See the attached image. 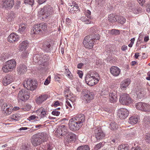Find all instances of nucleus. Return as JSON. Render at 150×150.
<instances>
[{
    "instance_id": "nucleus-1",
    "label": "nucleus",
    "mask_w": 150,
    "mask_h": 150,
    "mask_svg": "<svg viewBox=\"0 0 150 150\" xmlns=\"http://www.w3.org/2000/svg\"><path fill=\"white\" fill-rule=\"evenodd\" d=\"M52 8L49 5H47L40 8L38 11L40 15H42V18L45 19L50 17L52 11Z\"/></svg>"
},
{
    "instance_id": "nucleus-2",
    "label": "nucleus",
    "mask_w": 150,
    "mask_h": 150,
    "mask_svg": "<svg viewBox=\"0 0 150 150\" xmlns=\"http://www.w3.org/2000/svg\"><path fill=\"white\" fill-rule=\"evenodd\" d=\"M47 30V25L46 23H41L35 25L33 28L31 33L32 34H38L44 33Z\"/></svg>"
},
{
    "instance_id": "nucleus-3",
    "label": "nucleus",
    "mask_w": 150,
    "mask_h": 150,
    "mask_svg": "<svg viewBox=\"0 0 150 150\" xmlns=\"http://www.w3.org/2000/svg\"><path fill=\"white\" fill-rule=\"evenodd\" d=\"M81 96L83 100H85L86 103H90L94 97V94L93 92H90L86 89L83 90Z\"/></svg>"
},
{
    "instance_id": "nucleus-4",
    "label": "nucleus",
    "mask_w": 150,
    "mask_h": 150,
    "mask_svg": "<svg viewBox=\"0 0 150 150\" xmlns=\"http://www.w3.org/2000/svg\"><path fill=\"white\" fill-rule=\"evenodd\" d=\"M137 4L133 1L128 2L126 5V8L131 12L134 14L139 13L142 12V8L137 7Z\"/></svg>"
},
{
    "instance_id": "nucleus-5",
    "label": "nucleus",
    "mask_w": 150,
    "mask_h": 150,
    "mask_svg": "<svg viewBox=\"0 0 150 150\" xmlns=\"http://www.w3.org/2000/svg\"><path fill=\"white\" fill-rule=\"evenodd\" d=\"M23 85L29 91H33L37 87L38 83L35 80L29 79L24 81Z\"/></svg>"
},
{
    "instance_id": "nucleus-6",
    "label": "nucleus",
    "mask_w": 150,
    "mask_h": 150,
    "mask_svg": "<svg viewBox=\"0 0 150 150\" xmlns=\"http://www.w3.org/2000/svg\"><path fill=\"white\" fill-rule=\"evenodd\" d=\"M120 103L123 105H128L132 103V100L129 94L123 93L120 96Z\"/></svg>"
},
{
    "instance_id": "nucleus-7",
    "label": "nucleus",
    "mask_w": 150,
    "mask_h": 150,
    "mask_svg": "<svg viewBox=\"0 0 150 150\" xmlns=\"http://www.w3.org/2000/svg\"><path fill=\"white\" fill-rule=\"evenodd\" d=\"M30 95L29 91L27 89H22L18 93V98L20 100L25 101L29 98Z\"/></svg>"
},
{
    "instance_id": "nucleus-8",
    "label": "nucleus",
    "mask_w": 150,
    "mask_h": 150,
    "mask_svg": "<svg viewBox=\"0 0 150 150\" xmlns=\"http://www.w3.org/2000/svg\"><path fill=\"white\" fill-rule=\"evenodd\" d=\"M67 130L64 125L60 126L58 127L55 132V134L57 136H65L68 132Z\"/></svg>"
},
{
    "instance_id": "nucleus-9",
    "label": "nucleus",
    "mask_w": 150,
    "mask_h": 150,
    "mask_svg": "<svg viewBox=\"0 0 150 150\" xmlns=\"http://www.w3.org/2000/svg\"><path fill=\"white\" fill-rule=\"evenodd\" d=\"M49 58L46 55H41V58L40 59V61L38 64L40 65V69L42 70L47 69V68L48 65L47 61Z\"/></svg>"
},
{
    "instance_id": "nucleus-10",
    "label": "nucleus",
    "mask_w": 150,
    "mask_h": 150,
    "mask_svg": "<svg viewBox=\"0 0 150 150\" xmlns=\"http://www.w3.org/2000/svg\"><path fill=\"white\" fill-rule=\"evenodd\" d=\"M83 44L85 48L90 49L93 47L94 42L93 40L89 38V36H86L83 41Z\"/></svg>"
},
{
    "instance_id": "nucleus-11",
    "label": "nucleus",
    "mask_w": 150,
    "mask_h": 150,
    "mask_svg": "<svg viewBox=\"0 0 150 150\" xmlns=\"http://www.w3.org/2000/svg\"><path fill=\"white\" fill-rule=\"evenodd\" d=\"M69 128L72 131L78 130L81 127L72 118L69 120Z\"/></svg>"
},
{
    "instance_id": "nucleus-12",
    "label": "nucleus",
    "mask_w": 150,
    "mask_h": 150,
    "mask_svg": "<svg viewBox=\"0 0 150 150\" xmlns=\"http://www.w3.org/2000/svg\"><path fill=\"white\" fill-rule=\"evenodd\" d=\"M136 108L137 109L144 111H150V105L144 103H137L136 105Z\"/></svg>"
},
{
    "instance_id": "nucleus-13",
    "label": "nucleus",
    "mask_w": 150,
    "mask_h": 150,
    "mask_svg": "<svg viewBox=\"0 0 150 150\" xmlns=\"http://www.w3.org/2000/svg\"><path fill=\"white\" fill-rule=\"evenodd\" d=\"M129 114V111L127 109L121 108L119 110L117 116L120 119H123L127 117Z\"/></svg>"
},
{
    "instance_id": "nucleus-14",
    "label": "nucleus",
    "mask_w": 150,
    "mask_h": 150,
    "mask_svg": "<svg viewBox=\"0 0 150 150\" xmlns=\"http://www.w3.org/2000/svg\"><path fill=\"white\" fill-rule=\"evenodd\" d=\"M89 76L86 75L85 80L86 82L90 86H92L97 84L99 80L98 79H93L92 77H89Z\"/></svg>"
},
{
    "instance_id": "nucleus-15",
    "label": "nucleus",
    "mask_w": 150,
    "mask_h": 150,
    "mask_svg": "<svg viewBox=\"0 0 150 150\" xmlns=\"http://www.w3.org/2000/svg\"><path fill=\"white\" fill-rule=\"evenodd\" d=\"M95 136L97 140H100L104 137V134L100 127L96 128L95 130Z\"/></svg>"
},
{
    "instance_id": "nucleus-16",
    "label": "nucleus",
    "mask_w": 150,
    "mask_h": 150,
    "mask_svg": "<svg viewBox=\"0 0 150 150\" xmlns=\"http://www.w3.org/2000/svg\"><path fill=\"white\" fill-rule=\"evenodd\" d=\"M2 110L7 115H9L11 113L13 109L10 105L4 103L2 106Z\"/></svg>"
},
{
    "instance_id": "nucleus-17",
    "label": "nucleus",
    "mask_w": 150,
    "mask_h": 150,
    "mask_svg": "<svg viewBox=\"0 0 150 150\" xmlns=\"http://www.w3.org/2000/svg\"><path fill=\"white\" fill-rule=\"evenodd\" d=\"M13 77L12 75H7L5 76L3 80L4 85L6 86L11 83L14 80Z\"/></svg>"
},
{
    "instance_id": "nucleus-18",
    "label": "nucleus",
    "mask_w": 150,
    "mask_h": 150,
    "mask_svg": "<svg viewBox=\"0 0 150 150\" xmlns=\"http://www.w3.org/2000/svg\"><path fill=\"white\" fill-rule=\"evenodd\" d=\"M72 118L82 126L83 123L84 122L85 116L83 114H81Z\"/></svg>"
},
{
    "instance_id": "nucleus-19",
    "label": "nucleus",
    "mask_w": 150,
    "mask_h": 150,
    "mask_svg": "<svg viewBox=\"0 0 150 150\" xmlns=\"http://www.w3.org/2000/svg\"><path fill=\"white\" fill-rule=\"evenodd\" d=\"M42 49L47 52H50L52 48L50 42L47 41L44 42L42 44Z\"/></svg>"
},
{
    "instance_id": "nucleus-20",
    "label": "nucleus",
    "mask_w": 150,
    "mask_h": 150,
    "mask_svg": "<svg viewBox=\"0 0 150 150\" xmlns=\"http://www.w3.org/2000/svg\"><path fill=\"white\" fill-rule=\"evenodd\" d=\"M3 6L5 8H11L14 4V0H3Z\"/></svg>"
},
{
    "instance_id": "nucleus-21",
    "label": "nucleus",
    "mask_w": 150,
    "mask_h": 150,
    "mask_svg": "<svg viewBox=\"0 0 150 150\" xmlns=\"http://www.w3.org/2000/svg\"><path fill=\"white\" fill-rule=\"evenodd\" d=\"M67 141L69 142H75L76 139V136L75 134L71 132H68L66 134Z\"/></svg>"
},
{
    "instance_id": "nucleus-22",
    "label": "nucleus",
    "mask_w": 150,
    "mask_h": 150,
    "mask_svg": "<svg viewBox=\"0 0 150 150\" xmlns=\"http://www.w3.org/2000/svg\"><path fill=\"white\" fill-rule=\"evenodd\" d=\"M27 70V67L23 64H20L17 68V71L18 74H24Z\"/></svg>"
},
{
    "instance_id": "nucleus-23",
    "label": "nucleus",
    "mask_w": 150,
    "mask_h": 150,
    "mask_svg": "<svg viewBox=\"0 0 150 150\" xmlns=\"http://www.w3.org/2000/svg\"><path fill=\"white\" fill-rule=\"evenodd\" d=\"M41 142H42V140L39 137L38 135H35L33 137L32 143L34 146H36L40 145Z\"/></svg>"
},
{
    "instance_id": "nucleus-24",
    "label": "nucleus",
    "mask_w": 150,
    "mask_h": 150,
    "mask_svg": "<svg viewBox=\"0 0 150 150\" xmlns=\"http://www.w3.org/2000/svg\"><path fill=\"white\" fill-rule=\"evenodd\" d=\"M110 71L111 74L115 76H118L120 72V70L116 66L112 67L110 69Z\"/></svg>"
},
{
    "instance_id": "nucleus-25",
    "label": "nucleus",
    "mask_w": 150,
    "mask_h": 150,
    "mask_svg": "<svg viewBox=\"0 0 150 150\" xmlns=\"http://www.w3.org/2000/svg\"><path fill=\"white\" fill-rule=\"evenodd\" d=\"M69 91V89H66L64 91V93L67 98L73 103L76 101V97L74 96V95L72 94H71L70 93H69V94H66L67 93H68V92Z\"/></svg>"
},
{
    "instance_id": "nucleus-26",
    "label": "nucleus",
    "mask_w": 150,
    "mask_h": 150,
    "mask_svg": "<svg viewBox=\"0 0 150 150\" xmlns=\"http://www.w3.org/2000/svg\"><path fill=\"white\" fill-rule=\"evenodd\" d=\"M19 36L14 33H11L8 38V41L10 42H13L18 40Z\"/></svg>"
},
{
    "instance_id": "nucleus-27",
    "label": "nucleus",
    "mask_w": 150,
    "mask_h": 150,
    "mask_svg": "<svg viewBox=\"0 0 150 150\" xmlns=\"http://www.w3.org/2000/svg\"><path fill=\"white\" fill-rule=\"evenodd\" d=\"M110 102L112 103L115 102L117 99V94L115 91L111 92L109 94Z\"/></svg>"
},
{
    "instance_id": "nucleus-28",
    "label": "nucleus",
    "mask_w": 150,
    "mask_h": 150,
    "mask_svg": "<svg viewBox=\"0 0 150 150\" xmlns=\"http://www.w3.org/2000/svg\"><path fill=\"white\" fill-rule=\"evenodd\" d=\"M48 96L47 95H42L38 97L36 99L35 101L37 104H40L46 100Z\"/></svg>"
},
{
    "instance_id": "nucleus-29",
    "label": "nucleus",
    "mask_w": 150,
    "mask_h": 150,
    "mask_svg": "<svg viewBox=\"0 0 150 150\" xmlns=\"http://www.w3.org/2000/svg\"><path fill=\"white\" fill-rule=\"evenodd\" d=\"M130 81L129 79H127L124 80L121 82L120 87L122 90H125L126 88L130 84Z\"/></svg>"
},
{
    "instance_id": "nucleus-30",
    "label": "nucleus",
    "mask_w": 150,
    "mask_h": 150,
    "mask_svg": "<svg viewBox=\"0 0 150 150\" xmlns=\"http://www.w3.org/2000/svg\"><path fill=\"white\" fill-rule=\"evenodd\" d=\"M144 90V88H141L137 90L136 93L138 98L141 99L144 97L145 93Z\"/></svg>"
},
{
    "instance_id": "nucleus-31",
    "label": "nucleus",
    "mask_w": 150,
    "mask_h": 150,
    "mask_svg": "<svg viewBox=\"0 0 150 150\" xmlns=\"http://www.w3.org/2000/svg\"><path fill=\"white\" fill-rule=\"evenodd\" d=\"M28 45V42L27 41H24L20 43L19 48L20 50L23 51L25 50Z\"/></svg>"
},
{
    "instance_id": "nucleus-32",
    "label": "nucleus",
    "mask_w": 150,
    "mask_h": 150,
    "mask_svg": "<svg viewBox=\"0 0 150 150\" xmlns=\"http://www.w3.org/2000/svg\"><path fill=\"white\" fill-rule=\"evenodd\" d=\"M143 124L145 127L150 125V117L148 116H145L144 118Z\"/></svg>"
},
{
    "instance_id": "nucleus-33",
    "label": "nucleus",
    "mask_w": 150,
    "mask_h": 150,
    "mask_svg": "<svg viewBox=\"0 0 150 150\" xmlns=\"http://www.w3.org/2000/svg\"><path fill=\"white\" fill-rule=\"evenodd\" d=\"M16 62L14 60H11L8 61L6 62V64L9 66L10 68L12 70L16 66Z\"/></svg>"
},
{
    "instance_id": "nucleus-34",
    "label": "nucleus",
    "mask_w": 150,
    "mask_h": 150,
    "mask_svg": "<svg viewBox=\"0 0 150 150\" xmlns=\"http://www.w3.org/2000/svg\"><path fill=\"white\" fill-rule=\"evenodd\" d=\"M36 112L38 113H39V112L40 113V115L41 117H44L46 115V110L44 108H42L38 109L36 111Z\"/></svg>"
},
{
    "instance_id": "nucleus-35",
    "label": "nucleus",
    "mask_w": 150,
    "mask_h": 150,
    "mask_svg": "<svg viewBox=\"0 0 150 150\" xmlns=\"http://www.w3.org/2000/svg\"><path fill=\"white\" fill-rule=\"evenodd\" d=\"M87 76H89V77H92L93 79H98L99 80L100 79V77L98 74L95 71L91 72L89 74H88Z\"/></svg>"
},
{
    "instance_id": "nucleus-36",
    "label": "nucleus",
    "mask_w": 150,
    "mask_h": 150,
    "mask_svg": "<svg viewBox=\"0 0 150 150\" xmlns=\"http://www.w3.org/2000/svg\"><path fill=\"white\" fill-rule=\"evenodd\" d=\"M117 21L120 24L124 23L126 21L125 18L122 16H117Z\"/></svg>"
},
{
    "instance_id": "nucleus-37",
    "label": "nucleus",
    "mask_w": 150,
    "mask_h": 150,
    "mask_svg": "<svg viewBox=\"0 0 150 150\" xmlns=\"http://www.w3.org/2000/svg\"><path fill=\"white\" fill-rule=\"evenodd\" d=\"M138 121V118L134 116L131 117L129 120V122L132 124L134 125L136 124Z\"/></svg>"
},
{
    "instance_id": "nucleus-38",
    "label": "nucleus",
    "mask_w": 150,
    "mask_h": 150,
    "mask_svg": "<svg viewBox=\"0 0 150 150\" xmlns=\"http://www.w3.org/2000/svg\"><path fill=\"white\" fill-rule=\"evenodd\" d=\"M2 69L4 72H7L12 70L10 68L9 66L7 64H6V62L4 65Z\"/></svg>"
},
{
    "instance_id": "nucleus-39",
    "label": "nucleus",
    "mask_w": 150,
    "mask_h": 150,
    "mask_svg": "<svg viewBox=\"0 0 150 150\" xmlns=\"http://www.w3.org/2000/svg\"><path fill=\"white\" fill-rule=\"evenodd\" d=\"M65 69V73L66 76L70 79H72L73 78V76L71 73L69 71V70L67 69V67L64 66Z\"/></svg>"
},
{
    "instance_id": "nucleus-40",
    "label": "nucleus",
    "mask_w": 150,
    "mask_h": 150,
    "mask_svg": "<svg viewBox=\"0 0 150 150\" xmlns=\"http://www.w3.org/2000/svg\"><path fill=\"white\" fill-rule=\"evenodd\" d=\"M109 127L112 130H116L118 127V125L115 122H112L110 125Z\"/></svg>"
},
{
    "instance_id": "nucleus-41",
    "label": "nucleus",
    "mask_w": 150,
    "mask_h": 150,
    "mask_svg": "<svg viewBox=\"0 0 150 150\" xmlns=\"http://www.w3.org/2000/svg\"><path fill=\"white\" fill-rule=\"evenodd\" d=\"M26 26L24 24H20L19 26V28L18 30L19 32L22 33L25 31Z\"/></svg>"
},
{
    "instance_id": "nucleus-42",
    "label": "nucleus",
    "mask_w": 150,
    "mask_h": 150,
    "mask_svg": "<svg viewBox=\"0 0 150 150\" xmlns=\"http://www.w3.org/2000/svg\"><path fill=\"white\" fill-rule=\"evenodd\" d=\"M118 150H129V147L127 144H121L119 146Z\"/></svg>"
},
{
    "instance_id": "nucleus-43",
    "label": "nucleus",
    "mask_w": 150,
    "mask_h": 150,
    "mask_svg": "<svg viewBox=\"0 0 150 150\" xmlns=\"http://www.w3.org/2000/svg\"><path fill=\"white\" fill-rule=\"evenodd\" d=\"M87 36H89V38L90 39H91L93 41L94 40H98L100 39V36L99 35L97 34H91Z\"/></svg>"
},
{
    "instance_id": "nucleus-44",
    "label": "nucleus",
    "mask_w": 150,
    "mask_h": 150,
    "mask_svg": "<svg viewBox=\"0 0 150 150\" xmlns=\"http://www.w3.org/2000/svg\"><path fill=\"white\" fill-rule=\"evenodd\" d=\"M109 21L112 23L117 21V16H114L113 15H110L109 17Z\"/></svg>"
},
{
    "instance_id": "nucleus-45",
    "label": "nucleus",
    "mask_w": 150,
    "mask_h": 150,
    "mask_svg": "<svg viewBox=\"0 0 150 150\" xmlns=\"http://www.w3.org/2000/svg\"><path fill=\"white\" fill-rule=\"evenodd\" d=\"M41 55L37 54L35 55L33 58V61L35 63H38L40 59L41 58Z\"/></svg>"
},
{
    "instance_id": "nucleus-46",
    "label": "nucleus",
    "mask_w": 150,
    "mask_h": 150,
    "mask_svg": "<svg viewBox=\"0 0 150 150\" xmlns=\"http://www.w3.org/2000/svg\"><path fill=\"white\" fill-rule=\"evenodd\" d=\"M48 138V135L45 133H42L41 134V138L40 139L41 140L45 141Z\"/></svg>"
},
{
    "instance_id": "nucleus-47",
    "label": "nucleus",
    "mask_w": 150,
    "mask_h": 150,
    "mask_svg": "<svg viewBox=\"0 0 150 150\" xmlns=\"http://www.w3.org/2000/svg\"><path fill=\"white\" fill-rule=\"evenodd\" d=\"M77 150H89V148L88 145L81 146L77 148Z\"/></svg>"
},
{
    "instance_id": "nucleus-48",
    "label": "nucleus",
    "mask_w": 150,
    "mask_h": 150,
    "mask_svg": "<svg viewBox=\"0 0 150 150\" xmlns=\"http://www.w3.org/2000/svg\"><path fill=\"white\" fill-rule=\"evenodd\" d=\"M15 17V15L13 12L11 11L9 14L8 20L9 21H11Z\"/></svg>"
},
{
    "instance_id": "nucleus-49",
    "label": "nucleus",
    "mask_w": 150,
    "mask_h": 150,
    "mask_svg": "<svg viewBox=\"0 0 150 150\" xmlns=\"http://www.w3.org/2000/svg\"><path fill=\"white\" fill-rule=\"evenodd\" d=\"M11 118L13 120L17 121L20 119V116L17 114H14L11 116Z\"/></svg>"
},
{
    "instance_id": "nucleus-50",
    "label": "nucleus",
    "mask_w": 150,
    "mask_h": 150,
    "mask_svg": "<svg viewBox=\"0 0 150 150\" xmlns=\"http://www.w3.org/2000/svg\"><path fill=\"white\" fill-rule=\"evenodd\" d=\"M110 34L113 35L119 34L120 33L118 30L113 29L110 31Z\"/></svg>"
},
{
    "instance_id": "nucleus-51",
    "label": "nucleus",
    "mask_w": 150,
    "mask_h": 150,
    "mask_svg": "<svg viewBox=\"0 0 150 150\" xmlns=\"http://www.w3.org/2000/svg\"><path fill=\"white\" fill-rule=\"evenodd\" d=\"M21 150H29L30 147L28 145L24 144L21 146Z\"/></svg>"
},
{
    "instance_id": "nucleus-52",
    "label": "nucleus",
    "mask_w": 150,
    "mask_h": 150,
    "mask_svg": "<svg viewBox=\"0 0 150 150\" xmlns=\"http://www.w3.org/2000/svg\"><path fill=\"white\" fill-rule=\"evenodd\" d=\"M104 145V143H103V142H100L99 143L96 145L94 147V148L96 150H97L100 149Z\"/></svg>"
},
{
    "instance_id": "nucleus-53",
    "label": "nucleus",
    "mask_w": 150,
    "mask_h": 150,
    "mask_svg": "<svg viewBox=\"0 0 150 150\" xmlns=\"http://www.w3.org/2000/svg\"><path fill=\"white\" fill-rule=\"evenodd\" d=\"M24 2L25 4H29L32 6L34 4V0H24Z\"/></svg>"
},
{
    "instance_id": "nucleus-54",
    "label": "nucleus",
    "mask_w": 150,
    "mask_h": 150,
    "mask_svg": "<svg viewBox=\"0 0 150 150\" xmlns=\"http://www.w3.org/2000/svg\"><path fill=\"white\" fill-rule=\"evenodd\" d=\"M45 146L46 150H51L53 148L52 144H50L47 143Z\"/></svg>"
},
{
    "instance_id": "nucleus-55",
    "label": "nucleus",
    "mask_w": 150,
    "mask_h": 150,
    "mask_svg": "<svg viewBox=\"0 0 150 150\" xmlns=\"http://www.w3.org/2000/svg\"><path fill=\"white\" fill-rule=\"evenodd\" d=\"M28 54L29 53L28 51H25L22 53L21 56L23 58H26L28 56Z\"/></svg>"
},
{
    "instance_id": "nucleus-56",
    "label": "nucleus",
    "mask_w": 150,
    "mask_h": 150,
    "mask_svg": "<svg viewBox=\"0 0 150 150\" xmlns=\"http://www.w3.org/2000/svg\"><path fill=\"white\" fill-rule=\"evenodd\" d=\"M145 138L146 142L150 144V134L146 133Z\"/></svg>"
},
{
    "instance_id": "nucleus-57",
    "label": "nucleus",
    "mask_w": 150,
    "mask_h": 150,
    "mask_svg": "<svg viewBox=\"0 0 150 150\" xmlns=\"http://www.w3.org/2000/svg\"><path fill=\"white\" fill-rule=\"evenodd\" d=\"M31 108V106L30 105H27L25 106L23 108L21 109L24 111H28L30 110Z\"/></svg>"
},
{
    "instance_id": "nucleus-58",
    "label": "nucleus",
    "mask_w": 150,
    "mask_h": 150,
    "mask_svg": "<svg viewBox=\"0 0 150 150\" xmlns=\"http://www.w3.org/2000/svg\"><path fill=\"white\" fill-rule=\"evenodd\" d=\"M65 106L66 107L67 109H68L69 108V109H70L71 108H72V106L71 104L68 100L66 101Z\"/></svg>"
},
{
    "instance_id": "nucleus-59",
    "label": "nucleus",
    "mask_w": 150,
    "mask_h": 150,
    "mask_svg": "<svg viewBox=\"0 0 150 150\" xmlns=\"http://www.w3.org/2000/svg\"><path fill=\"white\" fill-rule=\"evenodd\" d=\"M105 0H97V2L100 6H101L105 4Z\"/></svg>"
},
{
    "instance_id": "nucleus-60",
    "label": "nucleus",
    "mask_w": 150,
    "mask_h": 150,
    "mask_svg": "<svg viewBox=\"0 0 150 150\" xmlns=\"http://www.w3.org/2000/svg\"><path fill=\"white\" fill-rule=\"evenodd\" d=\"M52 113L53 115L57 116L59 115L60 113L57 110L54 109L52 111Z\"/></svg>"
},
{
    "instance_id": "nucleus-61",
    "label": "nucleus",
    "mask_w": 150,
    "mask_h": 150,
    "mask_svg": "<svg viewBox=\"0 0 150 150\" xmlns=\"http://www.w3.org/2000/svg\"><path fill=\"white\" fill-rule=\"evenodd\" d=\"M38 118V117L35 116V115H32L30 116L29 118H28V119L30 121L31 120H33L36 118Z\"/></svg>"
},
{
    "instance_id": "nucleus-62",
    "label": "nucleus",
    "mask_w": 150,
    "mask_h": 150,
    "mask_svg": "<svg viewBox=\"0 0 150 150\" xmlns=\"http://www.w3.org/2000/svg\"><path fill=\"white\" fill-rule=\"evenodd\" d=\"M137 1L141 6H143L145 2V0H137Z\"/></svg>"
},
{
    "instance_id": "nucleus-63",
    "label": "nucleus",
    "mask_w": 150,
    "mask_h": 150,
    "mask_svg": "<svg viewBox=\"0 0 150 150\" xmlns=\"http://www.w3.org/2000/svg\"><path fill=\"white\" fill-rule=\"evenodd\" d=\"M85 14L87 17L88 16L89 17V16H91L90 15L91 14V12L90 10H88L86 11H85Z\"/></svg>"
},
{
    "instance_id": "nucleus-64",
    "label": "nucleus",
    "mask_w": 150,
    "mask_h": 150,
    "mask_svg": "<svg viewBox=\"0 0 150 150\" xmlns=\"http://www.w3.org/2000/svg\"><path fill=\"white\" fill-rule=\"evenodd\" d=\"M147 12H150V2H149L147 4L146 6Z\"/></svg>"
}]
</instances>
